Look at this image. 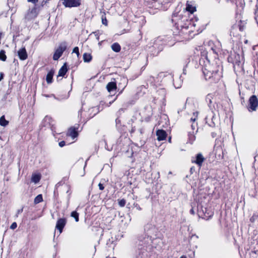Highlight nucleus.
<instances>
[{
  "label": "nucleus",
  "instance_id": "f257e3e1",
  "mask_svg": "<svg viewBox=\"0 0 258 258\" xmlns=\"http://www.w3.org/2000/svg\"><path fill=\"white\" fill-rule=\"evenodd\" d=\"M205 79L207 80H211L215 82L219 80L220 75L218 74L217 71H214L212 69V67L210 64H206L203 70Z\"/></svg>",
  "mask_w": 258,
  "mask_h": 258
},
{
  "label": "nucleus",
  "instance_id": "f03ea898",
  "mask_svg": "<svg viewBox=\"0 0 258 258\" xmlns=\"http://www.w3.org/2000/svg\"><path fill=\"white\" fill-rule=\"evenodd\" d=\"M151 239L149 237L145 238L144 242L139 244L138 246L139 255L142 258H146L147 257V251L150 249L151 243Z\"/></svg>",
  "mask_w": 258,
  "mask_h": 258
},
{
  "label": "nucleus",
  "instance_id": "7ed1b4c3",
  "mask_svg": "<svg viewBox=\"0 0 258 258\" xmlns=\"http://www.w3.org/2000/svg\"><path fill=\"white\" fill-rule=\"evenodd\" d=\"M194 118L191 117L190 119L191 121H192L193 122L191 125V127L193 131H192V132H189L188 133L189 141L191 144H192V142L195 141V135L198 132L197 124V123H194V122L197 119V118L198 116V113H194Z\"/></svg>",
  "mask_w": 258,
  "mask_h": 258
},
{
  "label": "nucleus",
  "instance_id": "20e7f679",
  "mask_svg": "<svg viewBox=\"0 0 258 258\" xmlns=\"http://www.w3.org/2000/svg\"><path fill=\"white\" fill-rule=\"evenodd\" d=\"M258 106V99L255 95L251 96L248 100V110L249 111H253L256 110Z\"/></svg>",
  "mask_w": 258,
  "mask_h": 258
},
{
  "label": "nucleus",
  "instance_id": "39448f33",
  "mask_svg": "<svg viewBox=\"0 0 258 258\" xmlns=\"http://www.w3.org/2000/svg\"><path fill=\"white\" fill-rule=\"evenodd\" d=\"M67 44L66 42L61 43L55 50L53 58L54 60H57L62 54L63 51L66 49Z\"/></svg>",
  "mask_w": 258,
  "mask_h": 258
},
{
  "label": "nucleus",
  "instance_id": "423d86ee",
  "mask_svg": "<svg viewBox=\"0 0 258 258\" xmlns=\"http://www.w3.org/2000/svg\"><path fill=\"white\" fill-rule=\"evenodd\" d=\"M81 0H63L62 4L66 7H77L81 5Z\"/></svg>",
  "mask_w": 258,
  "mask_h": 258
},
{
  "label": "nucleus",
  "instance_id": "0eeeda50",
  "mask_svg": "<svg viewBox=\"0 0 258 258\" xmlns=\"http://www.w3.org/2000/svg\"><path fill=\"white\" fill-rule=\"evenodd\" d=\"M38 14V11L36 7H34L26 14L25 18L28 20H31L35 18Z\"/></svg>",
  "mask_w": 258,
  "mask_h": 258
},
{
  "label": "nucleus",
  "instance_id": "6e6552de",
  "mask_svg": "<svg viewBox=\"0 0 258 258\" xmlns=\"http://www.w3.org/2000/svg\"><path fill=\"white\" fill-rule=\"evenodd\" d=\"M205 159L201 153L198 154L195 158H192L191 160L192 163H196L199 167H201L203 162L205 161Z\"/></svg>",
  "mask_w": 258,
  "mask_h": 258
},
{
  "label": "nucleus",
  "instance_id": "1a4fd4ad",
  "mask_svg": "<svg viewBox=\"0 0 258 258\" xmlns=\"http://www.w3.org/2000/svg\"><path fill=\"white\" fill-rule=\"evenodd\" d=\"M66 224V220L65 219L60 218L57 220L55 228L59 230V234L62 232L63 228L65 226Z\"/></svg>",
  "mask_w": 258,
  "mask_h": 258
},
{
  "label": "nucleus",
  "instance_id": "9d476101",
  "mask_svg": "<svg viewBox=\"0 0 258 258\" xmlns=\"http://www.w3.org/2000/svg\"><path fill=\"white\" fill-rule=\"evenodd\" d=\"M156 135L158 141H163L166 139L167 134L164 131L159 130L156 132Z\"/></svg>",
  "mask_w": 258,
  "mask_h": 258
},
{
  "label": "nucleus",
  "instance_id": "9b49d317",
  "mask_svg": "<svg viewBox=\"0 0 258 258\" xmlns=\"http://www.w3.org/2000/svg\"><path fill=\"white\" fill-rule=\"evenodd\" d=\"M18 54L19 58L21 60H25L28 57V55H27L26 49L24 47L20 49L18 51Z\"/></svg>",
  "mask_w": 258,
  "mask_h": 258
},
{
  "label": "nucleus",
  "instance_id": "f8f14e48",
  "mask_svg": "<svg viewBox=\"0 0 258 258\" xmlns=\"http://www.w3.org/2000/svg\"><path fill=\"white\" fill-rule=\"evenodd\" d=\"M78 132L76 131L75 128L71 127L69 128L67 133V136L71 137L72 139H75L78 136Z\"/></svg>",
  "mask_w": 258,
  "mask_h": 258
},
{
  "label": "nucleus",
  "instance_id": "ddd939ff",
  "mask_svg": "<svg viewBox=\"0 0 258 258\" xmlns=\"http://www.w3.org/2000/svg\"><path fill=\"white\" fill-rule=\"evenodd\" d=\"M106 89L109 92L115 90L116 89V83L113 82L108 83L106 85Z\"/></svg>",
  "mask_w": 258,
  "mask_h": 258
},
{
  "label": "nucleus",
  "instance_id": "4468645a",
  "mask_svg": "<svg viewBox=\"0 0 258 258\" xmlns=\"http://www.w3.org/2000/svg\"><path fill=\"white\" fill-rule=\"evenodd\" d=\"M67 72V68L66 63H64L59 70L58 77H63Z\"/></svg>",
  "mask_w": 258,
  "mask_h": 258
},
{
  "label": "nucleus",
  "instance_id": "2eb2a0df",
  "mask_svg": "<svg viewBox=\"0 0 258 258\" xmlns=\"http://www.w3.org/2000/svg\"><path fill=\"white\" fill-rule=\"evenodd\" d=\"M113 51L118 52L121 49V47L118 43H114L111 46Z\"/></svg>",
  "mask_w": 258,
  "mask_h": 258
},
{
  "label": "nucleus",
  "instance_id": "dca6fc26",
  "mask_svg": "<svg viewBox=\"0 0 258 258\" xmlns=\"http://www.w3.org/2000/svg\"><path fill=\"white\" fill-rule=\"evenodd\" d=\"M92 57L91 54L85 53L83 54V60L85 62H89L92 60Z\"/></svg>",
  "mask_w": 258,
  "mask_h": 258
},
{
  "label": "nucleus",
  "instance_id": "f3484780",
  "mask_svg": "<svg viewBox=\"0 0 258 258\" xmlns=\"http://www.w3.org/2000/svg\"><path fill=\"white\" fill-rule=\"evenodd\" d=\"M186 10L192 14L196 11V7L189 4L188 2L186 4Z\"/></svg>",
  "mask_w": 258,
  "mask_h": 258
},
{
  "label": "nucleus",
  "instance_id": "a211bd4d",
  "mask_svg": "<svg viewBox=\"0 0 258 258\" xmlns=\"http://www.w3.org/2000/svg\"><path fill=\"white\" fill-rule=\"evenodd\" d=\"M53 73V71H50L48 73L46 76V81L47 83H51L52 82Z\"/></svg>",
  "mask_w": 258,
  "mask_h": 258
},
{
  "label": "nucleus",
  "instance_id": "6ab92c4d",
  "mask_svg": "<svg viewBox=\"0 0 258 258\" xmlns=\"http://www.w3.org/2000/svg\"><path fill=\"white\" fill-rule=\"evenodd\" d=\"M246 24V23L245 21H242L241 19L239 20V24H238V27L240 31H242L244 30Z\"/></svg>",
  "mask_w": 258,
  "mask_h": 258
},
{
  "label": "nucleus",
  "instance_id": "aec40b11",
  "mask_svg": "<svg viewBox=\"0 0 258 258\" xmlns=\"http://www.w3.org/2000/svg\"><path fill=\"white\" fill-rule=\"evenodd\" d=\"M40 179V176L39 174L32 175L31 178V181L35 183H36L39 181Z\"/></svg>",
  "mask_w": 258,
  "mask_h": 258
},
{
  "label": "nucleus",
  "instance_id": "412c9836",
  "mask_svg": "<svg viewBox=\"0 0 258 258\" xmlns=\"http://www.w3.org/2000/svg\"><path fill=\"white\" fill-rule=\"evenodd\" d=\"M9 123V121L5 119V116L3 115L0 117V125L3 126H7Z\"/></svg>",
  "mask_w": 258,
  "mask_h": 258
},
{
  "label": "nucleus",
  "instance_id": "4be33fe9",
  "mask_svg": "<svg viewBox=\"0 0 258 258\" xmlns=\"http://www.w3.org/2000/svg\"><path fill=\"white\" fill-rule=\"evenodd\" d=\"M43 200L42 196L41 195H38L34 199V203L38 204Z\"/></svg>",
  "mask_w": 258,
  "mask_h": 258
},
{
  "label": "nucleus",
  "instance_id": "5701e85b",
  "mask_svg": "<svg viewBox=\"0 0 258 258\" xmlns=\"http://www.w3.org/2000/svg\"><path fill=\"white\" fill-rule=\"evenodd\" d=\"M71 217L74 218L76 222L79 221V213L76 211H73L71 213Z\"/></svg>",
  "mask_w": 258,
  "mask_h": 258
},
{
  "label": "nucleus",
  "instance_id": "b1692460",
  "mask_svg": "<svg viewBox=\"0 0 258 258\" xmlns=\"http://www.w3.org/2000/svg\"><path fill=\"white\" fill-rule=\"evenodd\" d=\"M7 56L5 54V52L4 51H1L0 52V59L3 61H5L6 59Z\"/></svg>",
  "mask_w": 258,
  "mask_h": 258
},
{
  "label": "nucleus",
  "instance_id": "393cba45",
  "mask_svg": "<svg viewBox=\"0 0 258 258\" xmlns=\"http://www.w3.org/2000/svg\"><path fill=\"white\" fill-rule=\"evenodd\" d=\"M125 203H126V201L124 199H121V200H118V204L121 207H124L125 205Z\"/></svg>",
  "mask_w": 258,
  "mask_h": 258
},
{
  "label": "nucleus",
  "instance_id": "a878e982",
  "mask_svg": "<svg viewBox=\"0 0 258 258\" xmlns=\"http://www.w3.org/2000/svg\"><path fill=\"white\" fill-rule=\"evenodd\" d=\"M73 52L76 53V54L77 55V56L78 57L79 56V54H80L79 50V47H75L73 49Z\"/></svg>",
  "mask_w": 258,
  "mask_h": 258
},
{
  "label": "nucleus",
  "instance_id": "bb28decb",
  "mask_svg": "<svg viewBox=\"0 0 258 258\" xmlns=\"http://www.w3.org/2000/svg\"><path fill=\"white\" fill-rule=\"evenodd\" d=\"M17 226V223L16 222H14L11 225L10 228L12 229H15L16 228Z\"/></svg>",
  "mask_w": 258,
  "mask_h": 258
},
{
  "label": "nucleus",
  "instance_id": "cd10ccee",
  "mask_svg": "<svg viewBox=\"0 0 258 258\" xmlns=\"http://www.w3.org/2000/svg\"><path fill=\"white\" fill-rule=\"evenodd\" d=\"M236 18L238 20L240 19L241 18V12H240L239 13L237 12L236 14Z\"/></svg>",
  "mask_w": 258,
  "mask_h": 258
},
{
  "label": "nucleus",
  "instance_id": "c85d7f7f",
  "mask_svg": "<svg viewBox=\"0 0 258 258\" xmlns=\"http://www.w3.org/2000/svg\"><path fill=\"white\" fill-rule=\"evenodd\" d=\"M65 145V142L64 141H61L59 143V146L60 147H62Z\"/></svg>",
  "mask_w": 258,
  "mask_h": 258
},
{
  "label": "nucleus",
  "instance_id": "c756f323",
  "mask_svg": "<svg viewBox=\"0 0 258 258\" xmlns=\"http://www.w3.org/2000/svg\"><path fill=\"white\" fill-rule=\"evenodd\" d=\"M98 186H99V189H100V190H103V189H104V186L103 185V184H101V183H99V184H98Z\"/></svg>",
  "mask_w": 258,
  "mask_h": 258
},
{
  "label": "nucleus",
  "instance_id": "7c9ffc66",
  "mask_svg": "<svg viewBox=\"0 0 258 258\" xmlns=\"http://www.w3.org/2000/svg\"><path fill=\"white\" fill-rule=\"evenodd\" d=\"M218 144H219V141H217V143H216V150H218V149H219V148H220H220H222V147H221V146H218Z\"/></svg>",
  "mask_w": 258,
  "mask_h": 258
},
{
  "label": "nucleus",
  "instance_id": "2f4dec72",
  "mask_svg": "<svg viewBox=\"0 0 258 258\" xmlns=\"http://www.w3.org/2000/svg\"><path fill=\"white\" fill-rule=\"evenodd\" d=\"M38 0H27L28 2H31L34 4H35Z\"/></svg>",
  "mask_w": 258,
  "mask_h": 258
},
{
  "label": "nucleus",
  "instance_id": "473e14b6",
  "mask_svg": "<svg viewBox=\"0 0 258 258\" xmlns=\"http://www.w3.org/2000/svg\"><path fill=\"white\" fill-rule=\"evenodd\" d=\"M190 213L192 215H195L196 213V212L195 210L194 209V208L192 207L191 210H190Z\"/></svg>",
  "mask_w": 258,
  "mask_h": 258
},
{
  "label": "nucleus",
  "instance_id": "72a5a7b5",
  "mask_svg": "<svg viewBox=\"0 0 258 258\" xmlns=\"http://www.w3.org/2000/svg\"><path fill=\"white\" fill-rule=\"evenodd\" d=\"M102 23L105 25H107V20L106 19V18H102Z\"/></svg>",
  "mask_w": 258,
  "mask_h": 258
},
{
  "label": "nucleus",
  "instance_id": "f704fd0d",
  "mask_svg": "<svg viewBox=\"0 0 258 258\" xmlns=\"http://www.w3.org/2000/svg\"><path fill=\"white\" fill-rule=\"evenodd\" d=\"M217 2L218 3H221V2H224V0H216Z\"/></svg>",
  "mask_w": 258,
  "mask_h": 258
},
{
  "label": "nucleus",
  "instance_id": "c9c22d12",
  "mask_svg": "<svg viewBox=\"0 0 258 258\" xmlns=\"http://www.w3.org/2000/svg\"><path fill=\"white\" fill-rule=\"evenodd\" d=\"M3 36V33L0 31V39H1L2 37Z\"/></svg>",
  "mask_w": 258,
  "mask_h": 258
},
{
  "label": "nucleus",
  "instance_id": "e433bc0d",
  "mask_svg": "<svg viewBox=\"0 0 258 258\" xmlns=\"http://www.w3.org/2000/svg\"><path fill=\"white\" fill-rule=\"evenodd\" d=\"M3 74L2 73L1 74V76H0V81L3 79Z\"/></svg>",
  "mask_w": 258,
  "mask_h": 258
},
{
  "label": "nucleus",
  "instance_id": "4c0bfd02",
  "mask_svg": "<svg viewBox=\"0 0 258 258\" xmlns=\"http://www.w3.org/2000/svg\"><path fill=\"white\" fill-rule=\"evenodd\" d=\"M180 258H186V257L184 255H182L180 257Z\"/></svg>",
  "mask_w": 258,
  "mask_h": 258
},
{
  "label": "nucleus",
  "instance_id": "58836bf2",
  "mask_svg": "<svg viewBox=\"0 0 258 258\" xmlns=\"http://www.w3.org/2000/svg\"><path fill=\"white\" fill-rule=\"evenodd\" d=\"M223 155H224V153H223V152L222 151V156H223Z\"/></svg>",
  "mask_w": 258,
  "mask_h": 258
}]
</instances>
